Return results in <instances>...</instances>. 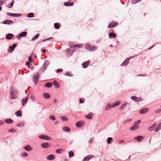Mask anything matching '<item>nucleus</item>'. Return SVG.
<instances>
[{
	"mask_svg": "<svg viewBox=\"0 0 161 161\" xmlns=\"http://www.w3.org/2000/svg\"><path fill=\"white\" fill-rule=\"evenodd\" d=\"M90 62V61H88L84 62L82 64V65L84 68H86L89 64Z\"/></svg>",
	"mask_w": 161,
	"mask_h": 161,
	"instance_id": "15",
	"label": "nucleus"
},
{
	"mask_svg": "<svg viewBox=\"0 0 161 161\" xmlns=\"http://www.w3.org/2000/svg\"><path fill=\"white\" fill-rule=\"evenodd\" d=\"M69 158L72 157L74 156V153L72 151H70L69 152Z\"/></svg>",
	"mask_w": 161,
	"mask_h": 161,
	"instance_id": "35",
	"label": "nucleus"
},
{
	"mask_svg": "<svg viewBox=\"0 0 161 161\" xmlns=\"http://www.w3.org/2000/svg\"><path fill=\"white\" fill-rule=\"evenodd\" d=\"M57 71L58 72H62L63 71V69H58Z\"/></svg>",
	"mask_w": 161,
	"mask_h": 161,
	"instance_id": "59",
	"label": "nucleus"
},
{
	"mask_svg": "<svg viewBox=\"0 0 161 161\" xmlns=\"http://www.w3.org/2000/svg\"><path fill=\"white\" fill-rule=\"evenodd\" d=\"M148 111V109L146 108H144L141 109L140 112L141 114H144L146 113Z\"/></svg>",
	"mask_w": 161,
	"mask_h": 161,
	"instance_id": "20",
	"label": "nucleus"
},
{
	"mask_svg": "<svg viewBox=\"0 0 161 161\" xmlns=\"http://www.w3.org/2000/svg\"><path fill=\"white\" fill-rule=\"evenodd\" d=\"M94 156L92 155H90L85 157L83 159V161H88L91 159L93 158Z\"/></svg>",
	"mask_w": 161,
	"mask_h": 161,
	"instance_id": "8",
	"label": "nucleus"
},
{
	"mask_svg": "<svg viewBox=\"0 0 161 161\" xmlns=\"http://www.w3.org/2000/svg\"><path fill=\"white\" fill-rule=\"evenodd\" d=\"M93 139L92 138H91L89 139V142H90V143H91L93 141Z\"/></svg>",
	"mask_w": 161,
	"mask_h": 161,
	"instance_id": "62",
	"label": "nucleus"
},
{
	"mask_svg": "<svg viewBox=\"0 0 161 161\" xmlns=\"http://www.w3.org/2000/svg\"><path fill=\"white\" fill-rule=\"evenodd\" d=\"M15 114L18 117H20L22 115V112L20 110H19L15 113Z\"/></svg>",
	"mask_w": 161,
	"mask_h": 161,
	"instance_id": "27",
	"label": "nucleus"
},
{
	"mask_svg": "<svg viewBox=\"0 0 161 161\" xmlns=\"http://www.w3.org/2000/svg\"><path fill=\"white\" fill-rule=\"evenodd\" d=\"M39 138L41 139H45L47 140H50L52 139L51 137L45 135H40L39 136Z\"/></svg>",
	"mask_w": 161,
	"mask_h": 161,
	"instance_id": "6",
	"label": "nucleus"
},
{
	"mask_svg": "<svg viewBox=\"0 0 161 161\" xmlns=\"http://www.w3.org/2000/svg\"><path fill=\"white\" fill-rule=\"evenodd\" d=\"M13 13H9V12H8V13H6L7 15L8 16H12V17L13 16Z\"/></svg>",
	"mask_w": 161,
	"mask_h": 161,
	"instance_id": "51",
	"label": "nucleus"
},
{
	"mask_svg": "<svg viewBox=\"0 0 161 161\" xmlns=\"http://www.w3.org/2000/svg\"><path fill=\"white\" fill-rule=\"evenodd\" d=\"M53 84L55 86V87L58 88L59 87V84L57 81H54L53 82Z\"/></svg>",
	"mask_w": 161,
	"mask_h": 161,
	"instance_id": "36",
	"label": "nucleus"
},
{
	"mask_svg": "<svg viewBox=\"0 0 161 161\" xmlns=\"http://www.w3.org/2000/svg\"><path fill=\"white\" fill-rule=\"evenodd\" d=\"M27 16L29 18H32L34 16V14L33 13H31L27 14Z\"/></svg>",
	"mask_w": 161,
	"mask_h": 161,
	"instance_id": "38",
	"label": "nucleus"
},
{
	"mask_svg": "<svg viewBox=\"0 0 161 161\" xmlns=\"http://www.w3.org/2000/svg\"><path fill=\"white\" fill-rule=\"evenodd\" d=\"M74 51L72 50V47L67 49L65 51L66 56L68 57L71 56L73 54Z\"/></svg>",
	"mask_w": 161,
	"mask_h": 161,
	"instance_id": "3",
	"label": "nucleus"
},
{
	"mask_svg": "<svg viewBox=\"0 0 161 161\" xmlns=\"http://www.w3.org/2000/svg\"><path fill=\"white\" fill-rule=\"evenodd\" d=\"M131 58H130L129 59L126 58L124 61V62L121 64V66H126L128 64V61L131 59Z\"/></svg>",
	"mask_w": 161,
	"mask_h": 161,
	"instance_id": "16",
	"label": "nucleus"
},
{
	"mask_svg": "<svg viewBox=\"0 0 161 161\" xmlns=\"http://www.w3.org/2000/svg\"><path fill=\"white\" fill-rule=\"evenodd\" d=\"M141 0H132V3L133 4H135Z\"/></svg>",
	"mask_w": 161,
	"mask_h": 161,
	"instance_id": "47",
	"label": "nucleus"
},
{
	"mask_svg": "<svg viewBox=\"0 0 161 161\" xmlns=\"http://www.w3.org/2000/svg\"><path fill=\"white\" fill-rule=\"evenodd\" d=\"M82 125V122H78L76 124V125L77 127H80Z\"/></svg>",
	"mask_w": 161,
	"mask_h": 161,
	"instance_id": "29",
	"label": "nucleus"
},
{
	"mask_svg": "<svg viewBox=\"0 0 161 161\" xmlns=\"http://www.w3.org/2000/svg\"><path fill=\"white\" fill-rule=\"evenodd\" d=\"M39 36V34H37L36 35L33 37L31 39L32 41H34Z\"/></svg>",
	"mask_w": 161,
	"mask_h": 161,
	"instance_id": "33",
	"label": "nucleus"
},
{
	"mask_svg": "<svg viewBox=\"0 0 161 161\" xmlns=\"http://www.w3.org/2000/svg\"><path fill=\"white\" fill-rule=\"evenodd\" d=\"M14 0H13L12 1V2L10 4V6H8V7L9 8H11L13 6V5H14Z\"/></svg>",
	"mask_w": 161,
	"mask_h": 161,
	"instance_id": "53",
	"label": "nucleus"
},
{
	"mask_svg": "<svg viewBox=\"0 0 161 161\" xmlns=\"http://www.w3.org/2000/svg\"><path fill=\"white\" fill-rule=\"evenodd\" d=\"M43 96L47 99L49 98L50 97V94L48 93H45L43 94Z\"/></svg>",
	"mask_w": 161,
	"mask_h": 161,
	"instance_id": "26",
	"label": "nucleus"
},
{
	"mask_svg": "<svg viewBox=\"0 0 161 161\" xmlns=\"http://www.w3.org/2000/svg\"><path fill=\"white\" fill-rule=\"evenodd\" d=\"M118 24L116 22H114L110 23L108 26V28H113Z\"/></svg>",
	"mask_w": 161,
	"mask_h": 161,
	"instance_id": "7",
	"label": "nucleus"
},
{
	"mask_svg": "<svg viewBox=\"0 0 161 161\" xmlns=\"http://www.w3.org/2000/svg\"><path fill=\"white\" fill-rule=\"evenodd\" d=\"M24 125V124L21 122H19L17 125V126L19 127H22Z\"/></svg>",
	"mask_w": 161,
	"mask_h": 161,
	"instance_id": "46",
	"label": "nucleus"
},
{
	"mask_svg": "<svg viewBox=\"0 0 161 161\" xmlns=\"http://www.w3.org/2000/svg\"><path fill=\"white\" fill-rule=\"evenodd\" d=\"M39 74L38 73L35 74L32 78V80L35 84H36L39 79Z\"/></svg>",
	"mask_w": 161,
	"mask_h": 161,
	"instance_id": "4",
	"label": "nucleus"
},
{
	"mask_svg": "<svg viewBox=\"0 0 161 161\" xmlns=\"http://www.w3.org/2000/svg\"><path fill=\"white\" fill-rule=\"evenodd\" d=\"M49 119L52 120H54L55 119V116L53 115H51L49 116Z\"/></svg>",
	"mask_w": 161,
	"mask_h": 161,
	"instance_id": "44",
	"label": "nucleus"
},
{
	"mask_svg": "<svg viewBox=\"0 0 161 161\" xmlns=\"http://www.w3.org/2000/svg\"><path fill=\"white\" fill-rule=\"evenodd\" d=\"M26 65H27L28 66H29V65H31V64L29 63V62L27 61L26 63Z\"/></svg>",
	"mask_w": 161,
	"mask_h": 161,
	"instance_id": "58",
	"label": "nucleus"
},
{
	"mask_svg": "<svg viewBox=\"0 0 161 161\" xmlns=\"http://www.w3.org/2000/svg\"><path fill=\"white\" fill-rule=\"evenodd\" d=\"M116 36V34L114 33L111 32L109 34V37L110 38H111L112 37L115 38Z\"/></svg>",
	"mask_w": 161,
	"mask_h": 161,
	"instance_id": "24",
	"label": "nucleus"
},
{
	"mask_svg": "<svg viewBox=\"0 0 161 161\" xmlns=\"http://www.w3.org/2000/svg\"><path fill=\"white\" fill-rule=\"evenodd\" d=\"M82 46V45H75L74 46V47H75V48H76L77 47H78V48H80V47H81Z\"/></svg>",
	"mask_w": 161,
	"mask_h": 161,
	"instance_id": "52",
	"label": "nucleus"
},
{
	"mask_svg": "<svg viewBox=\"0 0 161 161\" xmlns=\"http://www.w3.org/2000/svg\"><path fill=\"white\" fill-rule=\"evenodd\" d=\"M5 122L7 124H10L13 122V120L11 119H6L5 120Z\"/></svg>",
	"mask_w": 161,
	"mask_h": 161,
	"instance_id": "31",
	"label": "nucleus"
},
{
	"mask_svg": "<svg viewBox=\"0 0 161 161\" xmlns=\"http://www.w3.org/2000/svg\"><path fill=\"white\" fill-rule=\"evenodd\" d=\"M52 86V83L50 82L47 83L45 84V86L46 87L50 88Z\"/></svg>",
	"mask_w": 161,
	"mask_h": 161,
	"instance_id": "30",
	"label": "nucleus"
},
{
	"mask_svg": "<svg viewBox=\"0 0 161 161\" xmlns=\"http://www.w3.org/2000/svg\"><path fill=\"white\" fill-rule=\"evenodd\" d=\"M4 0H0V6H2L3 4V2Z\"/></svg>",
	"mask_w": 161,
	"mask_h": 161,
	"instance_id": "54",
	"label": "nucleus"
},
{
	"mask_svg": "<svg viewBox=\"0 0 161 161\" xmlns=\"http://www.w3.org/2000/svg\"><path fill=\"white\" fill-rule=\"evenodd\" d=\"M9 132H14V129H10L8 130Z\"/></svg>",
	"mask_w": 161,
	"mask_h": 161,
	"instance_id": "57",
	"label": "nucleus"
},
{
	"mask_svg": "<svg viewBox=\"0 0 161 161\" xmlns=\"http://www.w3.org/2000/svg\"><path fill=\"white\" fill-rule=\"evenodd\" d=\"M60 118L63 121H67V118L64 116H60Z\"/></svg>",
	"mask_w": 161,
	"mask_h": 161,
	"instance_id": "39",
	"label": "nucleus"
},
{
	"mask_svg": "<svg viewBox=\"0 0 161 161\" xmlns=\"http://www.w3.org/2000/svg\"><path fill=\"white\" fill-rule=\"evenodd\" d=\"M27 34V32L26 31H23L18 36H17V38L18 39H20V37H24Z\"/></svg>",
	"mask_w": 161,
	"mask_h": 161,
	"instance_id": "11",
	"label": "nucleus"
},
{
	"mask_svg": "<svg viewBox=\"0 0 161 161\" xmlns=\"http://www.w3.org/2000/svg\"><path fill=\"white\" fill-rule=\"evenodd\" d=\"M29 97V95L26 97L25 99H22V105H23L24 104L26 103V102L27 101V99L28 98V97Z\"/></svg>",
	"mask_w": 161,
	"mask_h": 161,
	"instance_id": "32",
	"label": "nucleus"
},
{
	"mask_svg": "<svg viewBox=\"0 0 161 161\" xmlns=\"http://www.w3.org/2000/svg\"><path fill=\"white\" fill-rule=\"evenodd\" d=\"M21 155L22 157H25L27 156L28 155L25 152L21 153Z\"/></svg>",
	"mask_w": 161,
	"mask_h": 161,
	"instance_id": "48",
	"label": "nucleus"
},
{
	"mask_svg": "<svg viewBox=\"0 0 161 161\" xmlns=\"http://www.w3.org/2000/svg\"><path fill=\"white\" fill-rule=\"evenodd\" d=\"M13 35L12 34L8 33L6 36V38L10 40L13 37Z\"/></svg>",
	"mask_w": 161,
	"mask_h": 161,
	"instance_id": "25",
	"label": "nucleus"
},
{
	"mask_svg": "<svg viewBox=\"0 0 161 161\" xmlns=\"http://www.w3.org/2000/svg\"><path fill=\"white\" fill-rule=\"evenodd\" d=\"M2 23L3 24H4L10 25L11 24H13L14 22L11 20L8 19L3 21Z\"/></svg>",
	"mask_w": 161,
	"mask_h": 161,
	"instance_id": "13",
	"label": "nucleus"
},
{
	"mask_svg": "<svg viewBox=\"0 0 161 161\" xmlns=\"http://www.w3.org/2000/svg\"><path fill=\"white\" fill-rule=\"evenodd\" d=\"M127 122H130L131 120V119H126Z\"/></svg>",
	"mask_w": 161,
	"mask_h": 161,
	"instance_id": "64",
	"label": "nucleus"
},
{
	"mask_svg": "<svg viewBox=\"0 0 161 161\" xmlns=\"http://www.w3.org/2000/svg\"><path fill=\"white\" fill-rule=\"evenodd\" d=\"M80 103H84V101L83 100H82V99L81 98L80 99Z\"/></svg>",
	"mask_w": 161,
	"mask_h": 161,
	"instance_id": "56",
	"label": "nucleus"
},
{
	"mask_svg": "<svg viewBox=\"0 0 161 161\" xmlns=\"http://www.w3.org/2000/svg\"><path fill=\"white\" fill-rule=\"evenodd\" d=\"M131 98L132 100L136 102H139L141 100H142V99L141 97H139L137 98L135 96H132L131 97Z\"/></svg>",
	"mask_w": 161,
	"mask_h": 161,
	"instance_id": "9",
	"label": "nucleus"
},
{
	"mask_svg": "<svg viewBox=\"0 0 161 161\" xmlns=\"http://www.w3.org/2000/svg\"><path fill=\"white\" fill-rule=\"evenodd\" d=\"M138 128V126H136V125H134L131 127H130V130H136Z\"/></svg>",
	"mask_w": 161,
	"mask_h": 161,
	"instance_id": "34",
	"label": "nucleus"
},
{
	"mask_svg": "<svg viewBox=\"0 0 161 161\" xmlns=\"http://www.w3.org/2000/svg\"><path fill=\"white\" fill-rule=\"evenodd\" d=\"M41 146L44 148H48L50 146V144L47 142L43 143L41 144Z\"/></svg>",
	"mask_w": 161,
	"mask_h": 161,
	"instance_id": "12",
	"label": "nucleus"
},
{
	"mask_svg": "<svg viewBox=\"0 0 161 161\" xmlns=\"http://www.w3.org/2000/svg\"><path fill=\"white\" fill-rule=\"evenodd\" d=\"M23 148L28 151H30L32 150L33 148L30 145H27L24 146Z\"/></svg>",
	"mask_w": 161,
	"mask_h": 161,
	"instance_id": "10",
	"label": "nucleus"
},
{
	"mask_svg": "<svg viewBox=\"0 0 161 161\" xmlns=\"http://www.w3.org/2000/svg\"><path fill=\"white\" fill-rule=\"evenodd\" d=\"M31 98L32 100H34L35 99V97L33 95H32L31 96Z\"/></svg>",
	"mask_w": 161,
	"mask_h": 161,
	"instance_id": "61",
	"label": "nucleus"
},
{
	"mask_svg": "<svg viewBox=\"0 0 161 161\" xmlns=\"http://www.w3.org/2000/svg\"><path fill=\"white\" fill-rule=\"evenodd\" d=\"M65 75L69 76H73V75H72L71 72H67V73H66L65 74Z\"/></svg>",
	"mask_w": 161,
	"mask_h": 161,
	"instance_id": "41",
	"label": "nucleus"
},
{
	"mask_svg": "<svg viewBox=\"0 0 161 161\" xmlns=\"http://www.w3.org/2000/svg\"><path fill=\"white\" fill-rule=\"evenodd\" d=\"M54 28L56 29H58L59 27V24L58 23H55L54 24Z\"/></svg>",
	"mask_w": 161,
	"mask_h": 161,
	"instance_id": "43",
	"label": "nucleus"
},
{
	"mask_svg": "<svg viewBox=\"0 0 161 161\" xmlns=\"http://www.w3.org/2000/svg\"><path fill=\"white\" fill-rule=\"evenodd\" d=\"M34 54L33 53H32L29 56L28 58V60L30 63L33 62L32 60V57L34 56Z\"/></svg>",
	"mask_w": 161,
	"mask_h": 161,
	"instance_id": "28",
	"label": "nucleus"
},
{
	"mask_svg": "<svg viewBox=\"0 0 161 161\" xmlns=\"http://www.w3.org/2000/svg\"><path fill=\"white\" fill-rule=\"evenodd\" d=\"M74 3L72 2H68L64 3V5L66 6H71L73 5Z\"/></svg>",
	"mask_w": 161,
	"mask_h": 161,
	"instance_id": "14",
	"label": "nucleus"
},
{
	"mask_svg": "<svg viewBox=\"0 0 161 161\" xmlns=\"http://www.w3.org/2000/svg\"><path fill=\"white\" fill-rule=\"evenodd\" d=\"M63 129L64 130L67 131H69L70 130V128L67 126H65L64 127Z\"/></svg>",
	"mask_w": 161,
	"mask_h": 161,
	"instance_id": "40",
	"label": "nucleus"
},
{
	"mask_svg": "<svg viewBox=\"0 0 161 161\" xmlns=\"http://www.w3.org/2000/svg\"><path fill=\"white\" fill-rule=\"evenodd\" d=\"M143 139V137L142 136H138L134 138V139L137 140L138 142L142 141Z\"/></svg>",
	"mask_w": 161,
	"mask_h": 161,
	"instance_id": "21",
	"label": "nucleus"
},
{
	"mask_svg": "<svg viewBox=\"0 0 161 161\" xmlns=\"http://www.w3.org/2000/svg\"><path fill=\"white\" fill-rule=\"evenodd\" d=\"M141 122V120H138L137 121H136L134 123V125L136 126H138V125Z\"/></svg>",
	"mask_w": 161,
	"mask_h": 161,
	"instance_id": "42",
	"label": "nucleus"
},
{
	"mask_svg": "<svg viewBox=\"0 0 161 161\" xmlns=\"http://www.w3.org/2000/svg\"><path fill=\"white\" fill-rule=\"evenodd\" d=\"M120 101L116 102L114 103L116 104V106L119 105L120 103Z\"/></svg>",
	"mask_w": 161,
	"mask_h": 161,
	"instance_id": "55",
	"label": "nucleus"
},
{
	"mask_svg": "<svg viewBox=\"0 0 161 161\" xmlns=\"http://www.w3.org/2000/svg\"><path fill=\"white\" fill-rule=\"evenodd\" d=\"M112 139L111 137H108L107 140V142L108 144H109L112 140Z\"/></svg>",
	"mask_w": 161,
	"mask_h": 161,
	"instance_id": "45",
	"label": "nucleus"
},
{
	"mask_svg": "<svg viewBox=\"0 0 161 161\" xmlns=\"http://www.w3.org/2000/svg\"><path fill=\"white\" fill-rule=\"evenodd\" d=\"M93 116V114L92 113H90L88 115L85 116V118L88 119H91Z\"/></svg>",
	"mask_w": 161,
	"mask_h": 161,
	"instance_id": "22",
	"label": "nucleus"
},
{
	"mask_svg": "<svg viewBox=\"0 0 161 161\" xmlns=\"http://www.w3.org/2000/svg\"><path fill=\"white\" fill-rule=\"evenodd\" d=\"M17 16L18 17L21 15L22 14L20 13L16 14Z\"/></svg>",
	"mask_w": 161,
	"mask_h": 161,
	"instance_id": "60",
	"label": "nucleus"
},
{
	"mask_svg": "<svg viewBox=\"0 0 161 161\" xmlns=\"http://www.w3.org/2000/svg\"><path fill=\"white\" fill-rule=\"evenodd\" d=\"M55 156L52 154L48 155L47 157V158L48 160H53L55 159Z\"/></svg>",
	"mask_w": 161,
	"mask_h": 161,
	"instance_id": "19",
	"label": "nucleus"
},
{
	"mask_svg": "<svg viewBox=\"0 0 161 161\" xmlns=\"http://www.w3.org/2000/svg\"><path fill=\"white\" fill-rule=\"evenodd\" d=\"M49 62L48 61L46 60L42 67L41 68L40 70L42 71H44L47 68V66L49 65Z\"/></svg>",
	"mask_w": 161,
	"mask_h": 161,
	"instance_id": "5",
	"label": "nucleus"
},
{
	"mask_svg": "<svg viewBox=\"0 0 161 161\" xmlns=\"http://www.w3.org/2000/svg\"><path fill=\"white\" fill-rule=\"evenodd\" d=\"M17 46V45L16 44H13L12 45V46H10L9 47V49H11V50H12V51H9V52L10 53H11L12 52L14 48L16 47Z\"/></svg>",
	"mask_w": 161,
	"mask_h": 161,
	"instance_id": "23",
	"label": "nucleus"
},
{
	"mask_svg": "<svg viewBox=\"0 0 161 161\" xmlns=\"http://www.w3.org/2000/svg\"><path fill=\"white\" fill-rule=\"evenodd\" d=\"M111 103H108L105 109V110H107L108 109H109L111 107Z\"/></svg>",
	"mask_w": 161,
	"mask_h": 161,
	"instance_id": "37",
	"label": "nucleus"
},
{
	"mask_svg": "<svg viewBox=\"0 0 161 161\" xmlns=\"http://www.w3.org/2000/svg\"><path fill=\"white\" fill-rule=\"evenodd\" d=\"M61 149H58L56 150V152L57 153H61Z\"/></svg>",
	"mask_w": 161,
	"mask_h": 161,
	"instance_id": "50",
	"label": "nucleus"
},
{
	"mask_svg": "<svg viewBox=\"0 0 161 161\" xmlns=\"http://www.w3.org/2000/svg\"><path fill=\"white\" fill-rule=\"evenodd\" d=\"M85 48L88 51L90 52H92L97 49V47L96 46L92 47L90 44H87L85 47Z\"/></svg>",
	"mask_w": 161,
	"mask_h": 161,
	"instance_id": "2",
	"label": "nucleus"
},
{
	"mask_svg": "<svg viewBox=\"0 0 161 161\" xmlns=\"http://www.w3.org/2000/svg\"><path fill=\"white\" fill-rule=\"evenodd\" d=\"M124 103V104H123L121 106V107H120V108L121 109H124L125 108L126 105V103Z\"/></svg>",
	"mask_w": 161,
	"mask_h": 161,
	"instance_id": "49",
	"label": "nucleus"
},
{
	"mask_svg": "<svg viewBox=\"0 0 161 161\" xmlns=\"http://www.w3.org/2000/svg\"><path fill=\"white\" fill-rule=\"evenodd\" d=\"M11 98L17 99L19 96V93L17 90L13 86L11 87L10 90Z\"/></svg>",
	"mask_w": 161,
	"mask_h": 161,
	"instance_id": "1",
	"label": "nucleus"
},
{
	"mask_svg": "<svg viewBox=\"0 0 161 161\" xmlns=\"http://www.w3.org/2000/svg\"><path fill=\"white\" fill-rule=\"evenodd\" d=\"M161 129V122L156 127L155 129V132H157L160 130Z\"/></svg>",
	"mask_w": 161,
	"mask_h": 161,
	"instance_id": "18",
	"label": "nucleus"
},
{
	"mask_svg": "<svg viewBox=\"0 0 161 161\" xmlns=\"http://www.w3.org/2000/svg\"><path fill=\"white\" fill-rule=\"evenodd\" d=\"M156 123H155L153 124L151 126L149 127L148 128V131H153V129L156 126Z\"/></svg>",
	"mask_w": 161,
	"mask_h": 161,
	"instance_id": "17",
	"label": "nucleus"
},
{
	"mask_svg": "<svg viewBox=\"0 0 161 161\" xmlns=\"http://www.w3.org/2000/svg\"><path fill=\"white\" fill-rule=\"evenodd\" d=\"M160 113V112L159 111V110H156L155 111V114H158V113Z\"/></svg>",
	"mask_w": 161,
	"mask_h": 161,
	"instance_id": "63",
	"label": "nucleus"
}]
</instances>
